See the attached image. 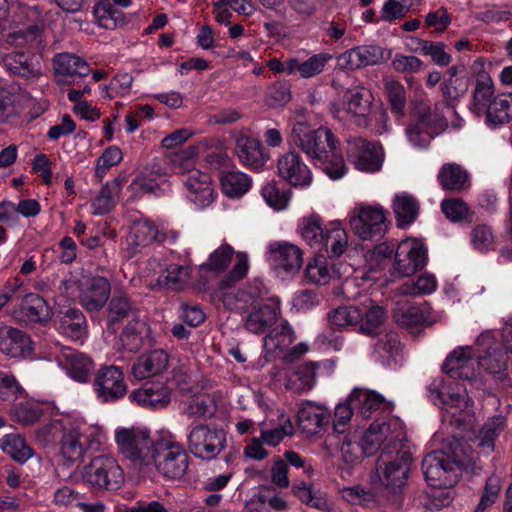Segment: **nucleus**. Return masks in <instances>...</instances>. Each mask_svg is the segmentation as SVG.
Segmentation results:
<instances>
[{
  "label": "nucleus",
  "mask_w": 512,
  "mask_h": 512,
  "mask_svg": "<svg viewBox=\"0 0 512 512\" xmlns=\"http://www.w3.org/2000/svg\"><path fill=\"white\" fill-rule=\"evenodd\" d=\"M215 412V400L207 393L194 395L184 401L181 406V413L188 418H211Z\"/></svg>",
  "instance_id": "nucleus-45"
},
{
  "label": "nucleus",
  "mask_w": 512,
  "mask_h": 512,
  "mask_svg": "<svg viewBox=\"0 0 512 512\" xmlns=\"http://www.w3.org/2000/svg\"><path fill=\"white\" fill-rule=\"evenodd\" d=\"M151 328L140 318H132L120 334V344L124 351L138 352L150 340Z\"/></svg>",
  "instance_id": "nucleus-31"
},
{
  "label": "nucleus",
  "mask_w": 512,
  "mask_h": 512,
  "mask_svg": "<svg viewBox=\"0 0 512 512\" xmlns=\"http://www.w3.org/2000/svg\"><path fill=\"white\" fill-rule=\"evenodd\" d=\"M494 99V87L491 78L480 75L477 78L471 110L477 115H484Z\"/></svg>",
  "instance_id": "nucleus-52"
},
{
  "label": "nucleus",
  "mask_w": 512,
  "mask_h": 512,
  "mask_svg": "<svg viewBox=\"0 0 512 512\" xmlns=\"http://www.w3.org/2000/svg\"><path fill=\"white\" fill-rule=\"evenodd\" d=\"M362 312L355 306L338 307L328 314L330 324L336 328H345L360 323Z\"/></svg>",
  "instance_id": "nucleus-63"
},
{
  "label": "nucleus",
  "mask_w": 512,
  "mask_h": 512,
  "mask_svg": "<svg viewBox=\"0 0 512 512\" xmlns=\"http://www.w3.org/2000/svg\"><path fill=\"white\" fill-rule=\"evenodd\" d=\"M114 437L118 452L143 472L156 442L151 439L150 430L142 426L118 427Z\"/></svg>",
  "instance_id": "nucleus-6"
},
{
  "label": "nucleus",
  "mask_w": 512,
  "mask_h": 512,
  "mask_svg": "<svg viewBox=\"0 0 512 512\" xmlns=\"http://www.w3.org/2000/svg\"><path fill=\"white\" fill-rule=\"evenodd\" d=\"M350 401L358 407L357 411L364 417H370L371 413L383 407V409L391 410V404L385 402L384 398L370 390L354 389L350 394Z\"/></svg>",
  "instance_id": "nucleus-43"
},
{
  "label": "nucleus",
  "mask_w": 512,
  "mask_h": 512,
  "mask_svg": "<svg viewBox=\"0 0 512 512\" xmlns=\"http://www.w3.org/2000/svg\"><path fill=\"white\" fill-rule=\"evenodd\" d=\"M235 153L241 163L246 166L259 168L264 163L260 142L242 133L235 136Z\"/></svg>",
  "instance_id": "nucleus-39"
},
{
  "label": "nucleus",
  "mask_w": 512,
  "mask_h": 512,
  "mask_svg": "<svg viewBox=\"0 0 512 512\" xmlns=\"http://www.w3.org/2000/svg\"><path fill=\"white\" fill-rule=\"evenodd\" d=\"M349 225L362 240H380L388 228L385 211L380 205H356L349 214Z\"/></svg>",
  "instance_id": "nucleus-11"
},
{
  "label": "nucleus",
  "mask_w": 512,
  "mask_h": 512,
  "mask_svg": "<svg viewBox=\"0 0 512 512\" xmlns=\"http://www.w3.org/2000/svg\"><path fill=\"white\" fill-rule=\"evenodd\" d=\"M0 448L5 454L19 463H25L34 454L33 449L27 444L25 438L16 433L4 435L0 439Z\"/></svg>",
  "instance_id": "nucleus-51"
},
{
  "label": "nucleus",
  "mask_w": 512,
  "mask_h": 512,
  "mask_svg": "<svg viewBox=\"0 0 512 512\" xmlns=\"http://www.w3.org/2000/svg\"><path fill=\"white\" fill-rule=\"evenodd\" d=\"M135 313L136 308L125 293H114L107 305L108 328L116 329L125 319L137 318Z\"/></svg>",
  "instance_id": "nucleus-41"
},
{
  "label": "nucleus",
  "mask_w": 512,
  "mask_h": 512,
  "mask_svg": "<svg viewBox=\"0 0 512 512\" xmlns=\"http://www.w3.org/2000/svg\"><path fill=\"white\" fill-rule=\"evenodd\" d=\"M110 290V283L106 278H89L80 284L79 301L86 310L97 311L108 300Z\"/></svg>",
  "instance_id": "nucleus-27"
},
{
  "label": "nucleus",
  "mask_w": 512,
  "mask_h": 512,
  "mask_svg": "<svg viewBox=\"0 0 512 512\" xmlns=\"http://www.w3.org/2000/svg\"><path fill=\"white\" fill-rule=\"evenodd\" d=\"M70 477L79 479L84 485L97 491L116 490L125 479L118 461L108 454L91 458L87 464L78 466Z\"/></svg>",
  "instance_id": "nucleus-5"
},
{
  "label": "nucleus",
  "mask_w": 512,
  "mask_h": 512,
  "mask_svg": "<svg viewBox=\"0 0 512 512\" xmlns=\"http://www.w3.org/2000/svg\"><path fill=\"white\" fill-rule=\"evenodd\" d=\"M59 366L75 381L85 383L94 370L93 360L84 353L65 348L57 357Z\"/></svg>",
  "instance_id": "nucleus-26"
},
{
  "label": "nucleus",
  "mask_w": 512,
  "mask_h": 512,
  "mask_svg": "<svg viewBox=\"0 0 512 512\" xmlns=\"http://www.w3.org/2000/svg\"><path fill=\"white\" fill-rule=\"evenodd\" d=\"M427 261V249L417 239L402 240L395 252L394 268L400 276H410L422 269Z\"/></svg>",
  "instance_id": "nucleus-20"
},
{
  "label": "nucleus",
  "mask_w": 512,
  "mask_h": 512,
  "mask_svg": "<svg viewBox=\"0 0 512 512\" xmlns=\"http://www.w3.org/2000/svg\"><path fill=\"white\" fill-rule=\"evenodd\" d=\"M411 463L412 457L407 450L381 451L372 481L378 484L387 496H397L403 492L407 484Z\"/></svg>",
  "instance_id": "nucleus-3"
},
{
  "label": "nucleus",
  "mask_w": 512,
  "mask_h": 512,
  "mask_svg": "<svg viewBox=\"0 0 512 512\" xmlns=\"http://www.w3.org/2000/svg\"><path fill=\"white\" fill-rule=\"evenodd\" d=\"M120 191L121 181L119 179L106 183L92 202L93 214L104 215L111 211L120 195Z\"/></svg>",
  "instance_id": "nucleus-54"
},
{
  "label": "nucleus",
  "mask_w": 512,
  "mask_h": 512,
  "mask_svg": "<svg viewBox=\"0 0 512 512\" xmlns=\"http://www.w3.org/2000/svg\"><path fill=\"white\" fill-rule=\"evenodd\" d=\"M32 351V341L22 330L0 327V352L12 358H25Z\"/></svg>",
  "instance_id": "nucleus-28"
},
{
  "label": "nucleus",
  "mask_w": 512,
  "mask_h": 512,
  "mask_svg": "<svg viewBox=\"0 0 512 512\" xmlns=\"http://www.w3.org/2000/svg\"><path fill=\"white\" fill-rule=\"evenodd\" d=\"M383 88L392 112L398 116H403L407 104L405 86L394 78L386 77L383 79Z\"/></svg>",
  "instance_id": "nucleus-53"
},
{
  "label": "nucleus",
  "mask_w": 512,
  "mask_h": 512,
  "mask_svg": "<svg viewBox=\"0 0 512 512\" xmlns=\"http://www.w3.org/2000/svg\"><path fill=\"white\" fill-rule=\"evenodd\" d=\"M332 56L328 53H318L301 61L297 57H293V64L290 71L293 75L298 73L303 79H310L320 75L326 68Z\"/></svg>",
  "instance_id": "nucleus-49"
},
{
  "label": "nucleus",
  "mask_w": 512,
  "mask_h": 512,
  "mask_svg": "<svg viewBox=\"0 0 512 512\" xmlns=\"http://www.w3.org/2000/svg\"><path fill=\"white\" fill-rule=\"evenodd\" d=\"M182 182L187 190V198L197 207L209 206L214 201V188L208 174L192 170Z\"/></svg>",
  "instance_id": "nucleus-25"
},
{
  "label": "nucleus",
  "mask_w": 512,
  "mask_h": 512,
  "mask_svg": "<svg viewBox=\"0 0 512 512\" xmlns=\"http://www.w3.org/2000/svg\"><path fill=\"white\" fill-rule=\"evenodd\" d=\"M57 330L72 340H83L87 335L84 314L74 308L61 310L58 315Z\"/></svg>",
  "instance_id": "nucleus-36"
},
{
  "label": "nucleus",
  "mask_w": 512,
  "mask_h": 512,
  "mask_svg": "<svg viewBox=\"0 0 512 512\" xmlns=\"http://www.w3.org/2000/svg\"><path fill=\"white\" fill-rule=\"evenodd\" d=\"M437 285V279L433 274L424 273L416 280H409L402 284L398 290L404 296H420L433 293Z\"/></svg>",
  "instance_id": "nucleus-59"
},
{
  "label": "nucleus",
  "mask_w": 512,
  "mask_h": 512,
  "mask_svg": "<svg viewBox=\"0 0 512 512\" xmlns=\"http://www.w3.org/2000/svg\"><path fill=\"white\" fill-rule=\"evenodd\" d=\"M490 126L497 127L512 120V93H503L494 97L484 114Z\"/></svg>",
  "instance_id": "nucleus-47"
},
{
  "label": "nucleus",
  "mask_w": 512,
  "mask_h": 512,
  "mask_svg": "<svg viewBox=\"0 0 512 512\" xmlns=\"http://www.w3.org/2000/svg\"><path fill=\"white\" fill-rule=\"evenodd\" d=\"M476 348L479 368L490 374L500 373L506 368V352L499 347L491 331H486L477 338Z\"/></svg>",
  "instance_id": "nucleus-23"
},
{
  "label": "nucleus",
  "mask_w": 512,
  "mask_h": 512,
  "mask_svg": "<svg viewBox=\"0 0 512 512\" xmlns=\"http://www.w3.org/2000/svg\"><path fill=\"white\" fill-rule=\"evenodd\" d=\"M46 311L45 301L37 295L26 296L21 303L15 307L11 316L20 324H32L41 321Z\"/></svg>",
  "instance_id": "nucleus-40"
},
{
  "label": "nucleus",
  "mask_w": 512,
  "mask_h": 512,
  "mask_svg": "<svg viewBox=\"0 0 512 512\" xmlns=\"http://www.w3.org/2000/svg\"><path fill=\"white\" fill-rule=\"evenodd\" d=\"M277 172L281 179L295 188H308L313 180L310 168L295 151H288L278 158Z\"/></svg>",
  "instance_id": "nucleus-21"
},
{
  "label": "nucleus",
  "mask_w": 512,
  "mask_h": 512,
  "mask_svg": "<svg viewBox=\"0 0 512 512\" xmlns=\"http://www.w3.org/2000/svg\"><path fill=\"white\" fill-rule=\"evenodd\" d=\"M187 449L196 458L215 459L226 446V433L223 429L208 424H192L186 435Z\"/></svg>",
  "instance_id": "nucleus-10"
},
{
  "label": "nucleus",
  "mask_w": 512,
  "mask_h": 512,
  "mask_svg": "<svg viewBox=\"0 0 512 512\" xmlns=\"http://www.w3.org/2000/svg\"><path fill=\"white\" fill-rule=\"evenodd\" d=\"M428 397L457 423L466 421L470 413V398L467 388L449 389L441 379L434 380L428 386Z\"/></svg>",
  "instance_id": "nucleus-12"
},
{
  "label": "nucleus",
  "mask_w": 512,
  "mask_h": 512,
  "mask_svg": "<svg viewBox=\"0 0 512 512\" xmlns=\"http://www.w3.org/2000/svg\"><path fill=\"white\" fill-rule=\"evenodd\" d=\"M317 367L314 362H306L288 370L285 374V387L295 392L312 389L316 382Z\"/></svg>",
  "instance_id": "nucleus-38"
},
{
  "label": "nucleus",
  "mask_w": 512,
  "mask_h": 512,
  "mask_svg": "<svg viewBox=\"0 0 512 512\" xmlns=\"http://www.w3.org/2000/svg\"><path fill=\"white\" fill-rule=\"evenodd\" d=\"M460 442L454 440L451 444V455L443 450L427 454L422 461V470L429 486L437 489L451 488L459 479L464 460L458 448Z\"/></svg>",
  "instance_id": "nucleus-4"
},
{
  "label": "nucleus",
  "mask_w": 512,
  "mask_h": 512,
  "mask_svg": "<svg viewBox=\"0 0 512 512\" xmlns=\"http://www.w3.org/2000/svg\"><path fill=\"white\" fill-rule=\"evenodd\" d=\"M392 56V50L378 45H361L351 48L337 57V66L341 70H357L367 66L379 65Z\"/></svg>",
  "instance_id": "nucleus-18"
},
{
  "label": "nucleus",
  "mask_w": 512,
  "mask_h": 512,
  "mask_svg": "<svg viewBox=\"0 0 512 512\" xmlns=\"http://www.w3.org/2000/svg\"><path fill=\"white\" fill-rule=\"evenodd\" d=\"M342 459L345 463L355 465L364 457H367L365 450L362 447L361 433L358 431H349L343 433L341 436L336 435Z\"/></svg>",
  "instance_id": "nucleus-46"
},
{
  "label": "nucleus",
  "mask_w": 512,
  "mask_h": 512,
  "mask_svg": "<svg viewBox=\"0 0 512 512\" xmlns=\"http://www.w3.org/2000/svg\"><path fill=\"white\" fill-rule=\"evenodd\" d=\"M316 250L325 252L330 258L341 256L348 247V234L339 222H331L324 227Z\"/></svg>",
  "instance_id": "nucleus-33"
},
{
  "label": "nucleus",
  "mask_w": 512,
  "mask_h": 512,
  "mask_svg": "<svg viewBox=\"0 0 512 512\" xmlns=\"http://www.w3.org/2000/svg\"><path fill=\"white\" fill-rule=\"evenodd\" d=\"M93 388L97 399L102 403L115 402L127 393V384L121 368L105 366L96 373Z\"/></svg>",
  "instance_id": "nucleus-19"
},
{
  "label": "nucleus",
  "mask_w": 512,
  "mask_h": 512,
  "mask_svg": "<svg viewBox=\"0 0 512 512\" xmlns=\"http://www.w3.org/2000/svg\"><path fill=\"white\" fill-rule=\"evenodd\" d=\"M251 179L239 171H223L221 174V188L224 194L236 198L244 195L250 188Z\"/></svg>",
  "instance_id": "nucleus-55"
},
{
  "label": "nucleus",
  "mask_w": 512,
  "mask_h": 512,
  "mask_svg": "<svg viewBox=\"0 0 512 512\" xmlns=\"http://www.w3.org/2000/svg\"><path fill=\"white\" fill-rule=\"evenodd\" d=\"M235 254L236 262L229 272L227 279L229 281H239L243 279L248 273L249 258L246 252H236L233 247L227 243L220 245L214 250L207 262L203 263L200 269L204 271L222 272L230 265L233 255Z\"/></svg>",
  "instance_id": "nucleus-14"
},
{
  "label": "nucleus",
  "mask_w": 512,
  "mask_h": 512,
  "mask_svg": "<svg viewBox=\"0 0 512 512\" xmlns=\"http://www.w3.org/2000/svg\"><path fill=\"white\" fill-rule=\"evenodd\" d=\"M130 399L142 407L157 410L168 406L171 401V393L163 383L152 382L134 390L130 394Z\"/></svg>",
  "instance_id": "nucleus-29"
},
{
  "label": "nucleus",
  "mask_w": 512,
  "mask_h": 512,
  "mask_svg": "<svg viewBox=\"0 0 512 512\" xmlns=\"http://www.w3.org/2000/svg\"><path fill=\"white\" fill-rule=\"evenodd\" d=\"M372 106L371 92L362 86H355L346 89L341 99L331 104L330 111L339 121H350L359 128H367V117Z\"/></svg>",
  "instance_id": "nucleus-8"
},
{
  "label": "nucleus",
  "mask_w": 512,
  "mask_h": 512,
  "mask_svg": "<svg viewBox=\"0 0 512 512\" xmlns=\"http://www.w3.org/2000/svg\"><path fill=\"white\" fill-rule=\"evenodd\" d=\"M4 66L12 74L25 78H35L41 75L39 58L29 52H12L4 56Z\"/></svg>",
  "instance_id": "nucleus-34"
},
{
  "label": "nucleus",
  "mask_w": 512,
  "mask_h": 512,
  "mask_svg": "<svg viewBox=\"0 0 512 512\" xmlns=\"http://www.w3.org/2000/svg\"><path fill=\"white\" fill-rule=\"evenodd\" d=\"M474 351L471 347H459L451 352L443 363V371L451 378L468 381L476 379L477 374L474 360Z\"/></svg>",
  "instance_id": "nucleus-24"
},
{
  "label": "nucleus",
  "mask_w": 512,
  "mask_h": 512,
  "mask_svg": "<svg viewBox=\"0 0 512 512\" xmlns=\"http://www.w3.org/2000/svg\"><path fill=\"white\" fill-rule=\"evenodd\" d=\"M190 276L188 265L169 264L157 278V286L164 289L178 290Z\"/></svg>",
  "instance_id": "nucleus-56"
},
{
  "label": "nucleus",
  "mask_w": 512,
  "mask_h": 512,
  "mask_svg": "<svg viewBox=\"0 0 512 512\" xmlns=\"http://www.w3.org/2000/svg\"><path fill=\"white\" fill-rule=\"evenodd\" d=\"M149 460V466L143 473H148L153 467L167 479H181L187 472L189 456L179 442L171 438L156 440L154 450Z\"/></svg>",
  "instance_id": "nucleus-7"
},
{
  "label": "nucleus",
  "mask_w": 512,
  "mask_h": 512,
  "mask_svg": "<svg viewBox=\"0 0 512 512\" xmlns=\"http://www.w3.org/2000/svg\"><path fill=\"white\" fill-rule=\"evenodd\" d=\"M168 354L162 349H156L141 355L132 366V374L138 380H143L163 372L168 365Z\"/></svg>",
  "instance_id": "nucleus-35"
},
{
  "label": "nucleus",
  "mask_w": 512,
  "mask_h": 512,
  "mask_svg": "<svg viewBox=\"0 0 512 512\" xmlns=\"http://www.w3.org/2000/svg\"><path fill=\"white\" fill-rule=\"evenodd\" d=\"M44 441L58 445L59 453L66 464L83 461L86 454L84 424L69 417L53 419L38 432Z\"/></svg>",
  "instance_id": "nucleus-2"
},
{
  "label": "nucleus",
  "mask_w": 512,
  "mask_h": 512,
  "mask_svg": "<svg viewBox=\"0 0 512 512\" xmlns=\"http://www.w3.org/2000/svg\"><path fill=\"white\" fill-rule=\"evenodd\" d=\"M298 425L307 435H315L329 423V410L319 404L307 401L298 410Z\"/></svg>",
  "instance_id": "nucleus-30"
},
{
  "label": "nucleus",
  "mask_w": 512,
  "mask_h": 512,
  "mask_svg": "<svg viewBox=\"0 0 512 512\" xmlns=\"http://www.w3.org/2000/svg\"><path fill=\"white\" fill-rule=\"evenodd\" d=\"M295 339L294 331L288 322H282L264 337V347L269 351L285 350Z\"/></svg>",
  "instance_id": "nucleus-58"
},
{
  "label": "nucleus",
  "mask_w": 512,
  "mask_h": 512,
  "mask_svg": "<svg viewBox=\"0 0 512 512\" xmlns=\"http://www.w3.org/2000/svg\"><path fill=\"white\" fill-rule=\"evenodd\" d=\"M393 210L396 215L397 226L404 227L415 221L419 204L413 195L403 192L394 197Z\"/></svg>",
  "instance_id": "nucleus-50"
},
{
  "label": "nucleus",
  "mask_w": 512,
  "mask_h": 512,
  "mask_svg": "<svg viewBox=\"0 0 512 512\" xmlns=\"http://www.w3.org/2000/svg\"><path fill=\"white\" fill-rule=\"evenodd\" d=\"M167 241L166 232L159 230L148 220L133 222L128 236V245L133 252L149 246L153 241Z\"/></svg>",
  "instance_id": "nucleus-37"
},
{
  "label": "nucleus",
  "mask_w": 512,
  "mask_h": 512,
  "mask_svg": "<svg viewBox=\"0 0 512 512\" xmlns=\"http://www.w3.org/2000/svg\"><path fill=\"white\" fill-rule=\"evenodd\" d=\"M265 289L261 282L255 281L242 289H236L228 284V279L221 281L214 297L228 310L246 311L248 307L261 299Z\"/></svg>",
  "instance_id": "nucleus-15"
},
{
  "label": "nucleus",
  "mask_w": 512,
  "mask_h": 512,
  "mask_svg": "<svg viewBox=\"0 0 512 512\" xmlns=\"http://www.w3.org/2000/svg\"><path fill=\"white\" fill-rule=\"evenodd\" d=\"M53 68L57 76H87L90 67L86 61L71 53H59L53 59Z\"/></svg>",
  "instance_id": "nucleus-44"
},
{
  "label": "nucleus",
  "mask_w": 512,
  "mask_h": 512,
  "mask_svg": "<svg viewBox=\"0 0 512 512\" xmlns=\"http://www.w3.org/2000/svg\"><path fill=\"white\" fill-rule=\"evenodd\" d=\"M404 436L403 423L397 417L376 419L362 434L361 442L367 457L374 455L382 444V451L394 452Z\"/></svg>",
  "instance_id": "nucleus-9"
},
{
  "label": "nucleus",
  "mask_w": 512,
  "mask_h": 512,
  "mask_svg": "<svg viewBox=\"0 0 512 512\" xmlns=\"http://www.w3.org/2000/svg\"><path fill=\"white\" fill-rule=\"evenodd\" d=\"M413 110L417 121L424 126L429 133L435 137L449 127V118L456 115L454 107L446 102L436 103L432 110L422 101H413Z\"/></svg>",
  "instance_id": "nucleus-22"
},
{
  "label": "nucleus",
  "mask_w": 512,
  "mask_h": 512,
  "mask_svg": "<svg viewBox=\"0 0 512 512\" xmlns=\"http://www.w3.org/2000/svg\"><path fill=\"white\" fill-rule=\"evenodd\" d=\"M279 308L263 305L249 313L245 319V328L253 334L264 333L277 320Z\"/></svg>",
  "instance_id": "nucleus-48"
},
{
  "label": "nucleus",
  "mask_w": 512,
  "mask_h": 512,
  "mask_svg": "<svg viewBox=\"0 0 512 512\" xmlns=\"http://www.w3.org/2000/svg\"><path fill=\"white\" fill-rule=\"evenodd\" d=\"M20 15L24 18L22 27L7 34L1 32L0 38L6 43L22 46L35 40L46 27L45 15L38 6H22Z\"/></svg>",
  "instance_id": "nucleus-17"
},
{
  "label": "nucleus",
  "mask_w": 512,
  "mask_h": 512,
  "mask_svg": "<svg viewBox=\"0 0 512 512\" xmlns=\"http://www.w3.org/2000/svg\"><path fill=\"white\" fill-rule=\"evenodd\" d=\"M267 259L275 273L285 279L297 274L303 264L302 250L286 241H274L268 245Z\"/></svg>",
  "instance_id": "nucleus-13"
},
{
  "label": "nucleus",
  "mask_w": 512,
  "mask_h": 512,
  "mask_svg": "<svg viewBox=\"0 0 512 512\" xmlns=\"http://www.w3.org/2000/svg\"><path fill=\"white\" fill-rule=\"evenodd\" d=\"M438 181L444 190L453 192H461L470 185L467 171L455 163L442 166L438 174Z\"/></svg>",
  "instance_id": "nucleus-42"
},
{
  "label": "nucleus",
  "mask_w": 512,
  "mask_h": 512,
  "mask_svg": "<svg viewBox=\"0 0 512 512\" xmlns=\"http://www.w3.org/2000/svg\"><path fill=\"white\" fill-rule=\"evenodd\" d=\"M347 158L357 170L373 173L381 169L384 151L381 145L364 138H353L347 143Z\"/></svg>",
  "instance_id": "nucleus-16"
},
{
  "label": "nucleus",
  "mask_w": 512,
  "mask_h": 512,
  "mask_svg": "<svg viewBox=\"0 0 512 512\" xmlns=\"http://www.w3.org/2000/svg\"><path fill=\"white\" fill-rule=\"evenodd\" d=\"M298 232L303 240L313 249L319 247L320 237L324 233L321 220L318 217H304L298 225Z\"/></svg>",
  "instance_id": "nucleus-62"
},
{
  "label": "nucleus",
  "mask_w": 512,
  "mask_h": 512,
  "mask_svg": "<svg viewBox=\"0 0 512 512\" xmlns=\"http://www.w3.org/2000/svg\"><path fill=\"white\" fill-rule=\"evenodd\" d=\"M305 278L313 284L326 285L329 283L331 270L324 255H318L308 262Z\"/></svg>",
  "instance_id": "nucleus-60"
},
{
  "label": "nucleus",
  "mask_w": 512,
  "mask_h": 512,
  "mask_svg": "<svg viewBox=\"0 0 512 512\" xmlns=\"http://www.w3.org/2000/svg\"><path fill=\"white\" fill-rule=\"evenodd\" d=\"M470 244L479 253H487L495 247V235L490 226L478 224L470 231Z\"/></svg>",
  "instance_id": "nucleus-61"
},
{
  "label": "nucleus",
  "mask_w": 512,
  "mask_h": 512,
  "mask_svg": "<svg viewBox=\"0 0 512 512\" xmlns=\"http://www.w3.org/2000/svg\"><path fill=\"white\" fill-rule=\"evenodd\" d=\"M265 202L276 210L285 209L291 198V191L280 189L275 181L266 183L261 190Z\"/></svg>",
  "instance_id": "nucleus-64"
},
{
  "label": "nucleus",
  "mask_w": 512,
  "mask_h": 512,
  "mask_svg": "<svg viewBox=\"0 0 512 512\" xmlns=\"http://www.w3.org/2000/svg\"><path fill=\"white\" fill-rule=\"evenodd\" d=\"M26 94L19 88L0 85V124L15 122L22 113Z\"/></svg>",
  "instance_id": "nucleus-32"
},
{
  "label": "nucleus",
  "mask_w": 512,
  "mask_h": 512,
  "mask_svg": "<svg viewBox=\"0 0 512 512\" xmlns=\"http://www.w3.org/2000/svg\"><path fill=\"white\" fill-rule=\"evenodd\" d=\"M290 127L288 142L305 153L314 165L324 163L329 156L327 150L334 151L339 146V141L329 128L313 127L305 119L304 110L296 112Z\"/></svg>",
  "instance_id": "nucleus-1"
},
{
  "label": "nucleus",
  "mask_w": 512,
  "mask_h": 512,
  "mask_svg": "<svg viewBox=\"0 0 512 512\" xmlns=\"http://www.w3.org/2000/svg\"><path fill=\"white\" fill-rule=\"evenodd\" d=\"M505 427V420L502 416H495L489 419L481 428L478 435V446L483 453L493 452L495 440Z\"/></svg>",
  "instance_id": "nucleus-57"
}]
</instances>
